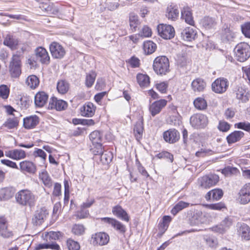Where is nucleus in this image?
<instances>
[{
  "label": "nucleus",
  "mask_w": 250,
  "mask_h": 250,
  "mask_svg": "<svg viewBox=\"0 0 250 250\" xmlns=\"http://www.w3.org/2000/svg\"><path fill=\"white\" fill-rule=\"evenodd\" d=\"M204 239L206 244L210 248H216L218 245L217 240L214 237H207Z\"/></svg>",
  "instance_id": "57"
},
{
  "label": "nucleus",
  "mask_w": 250,
  "mask_h": 250,
  "mask_svg": "<svg viewBox=\"0 0 250 250\" xmlns=\"http://www.w3.org/2000/svg\"><path fill=\"white\" fill-rule=\"evenodd\" d=\"M67 106V104L64 101L52 97L49 101L48 108L50 109H55L57 110L61 111L65 109Z\"/></svg>",
  "instance_id": "17"
},
{
  "label": "nucleus",
  "mask_w": 250,
  "mask_h": 250,
  "mask_svg": "<svg viewBox=\"0 0 250 250\" xmlns=\"http://www.w3.org/2000/svg\"><path fill=\"white\" fill-rule=\"evenodd\" d=\"M238 232L242 239L248 241L250 240V228L246 224H240Z\"/></svg>",
  "instance_id": "30"
},
{
  "label": "nucleus",
  "mask_w": 250,
  "mask_h": 250,
  "mask_svg": "<svg viewBox=\"0 0 250 250\" xmlns=\"http://www.w3.org/2000/svg\"><path fill=\"white\" fill-rule=\"evenodd\" d=\"M243 34L246 37L250 38V22L245 23L241 26Z\"/></svg>",
  "instance_id": "64"
},
{
  "label": "nucleus",
  "mask_w": 250,
  "mask_h": 250,
  "mask_svg": "<svg viewBox=\"0 0 250 250\" xmlns=\"http://www.w3.org/2000/svg\"><path fill=\"white\" fill-rule=\"evenodd\" d=\"M235 126L238 128L250 132V123L249 122H240L236 124Z\"/></svg>",
  "instance_id": "63"
},
{
  "label": "nucleus",
  "mask_w": 250,
  "mask_h": 250,
  "mask_svg": "<svg viewBox=\"0 0 250 250\" xmlns=\"http://www.w3.org/2000/svg\"><path fill=\"white\" fill-rule=\"evenodd\" d=\"M62 236V233L60 231H50L45 235L47 240H58Z\"/></svg>",
  "instance_id": "55"
},
{
  "label": "nucleus",
  "mask_w": 250,
  "mask_h": 250,
  "mask_svg": "<svg viewBox=\"0 0 250 250\" xmlns=\"http://www.w3.org/2000/svg\"><path fill=\"white\" fill-rule=\"evenodd\" d=\"M111 226L115 229L116 230L119 231L121 233H125L126 231L125 226L123 225L122 223L119 222L116 219H114L113 225Z\"/></svg>",
  "instance_id": "54"
},
{
  "label": "nucleus",
  "mask_w": 250,
  "mask_h": 250,
  "mask_svg": "<svg viewBox=\"0 0 250 250\" xmlns=\"http://www.w3.org/2000/svg\"><path fill=\"white\" fill-rule=\"evenodd\" d=\"M151 29L147 26L145 25L139 33V36L144 37H149L151 36Z\"/></svg>",
  "instance_id": "61"
},
{
  "label": "nucleus",
  "mask_w": 250,
  "mask_h": 250,
  "mask_svg": "<svg viewBox=\"0 0 250 250\" xmlns=\"http://www.w3.org/2000/svg\"><path fill=\"white\" fill-rule=\"evenodd\" d=\"M234 51L238 61L244 62L250 57V46L246 42L238 43Z\"/></svg>",
  "instance_id": "2"
},
{
  "label": "nucleus",
  "mask_w": 250,
  "mask_h": 250,
  "mask_svg": "<svg viewBox=\"0 0 250 250\" xmlns=\"http://www.w3.org/2000/svg\"><path fill=\"white\" fill-rule=\"evenodd\" d=\"M171 220V218L169 216H164L163 217L162 221L159 223V230L161 234H163L167 230L169 224Z\"/></svg>",
  "instance_id": "39"
},
{
  "label": "nucleus",
  "mask_w": 250,
  "mask_h": 250,
  "mask_svg": "<svg viewBox=\"0 0 250 250\" xmlns=\"http://www.w3.org/2000/svg\"><path fill=\"white\" fill-rule=\"evenodd\" d=\"M57 88L60 93L63 94L68 91L69 84L66 81L61 80L58 82Z\"/></svg>",
  "instance_id": "46"
},
{
  "label": "nucleus",
  "mask_w": 250,
  "mask_h": 250,
  "mask_svg": "<svg viewBox=\"0 0 250 250\" xmlns=\"http://www.w3.org/2000/svg\"><path fill=\"white\" fill-rule=\"evenodd\" d=\"M164 140L169 144H173L177 142L180 138V133L175 129L170 128L163 133Z\"/></svg>",
  "instance_id": "12"
},
{
  "label": "nucleus",
  "mask_w": 250,
  "mask_h": 250,
  "mask_svg": "<svg viewBox=\"0 0 250 250\" xmlns=\"http://www.w3.org/2000/svg\"><path fill=\"white\" fill-rule=\"evenodd\" d=\"M96 76L97 74L94 71H91L86 74L85 83L87 87H91L92 86L95 82Z\"/></svg>",
  "instance_id": "50"
},
{
  "label": "nucleus",
  "mask_w": 250,
  "mask_h": 250,
  "mask_svg": "<svg viewBox=\"0 0 250 250\" xmlns=\"http://www.w3.org/2000/svg\"><path fill=\"white\" fill-rule=\"evenodd\" d=\"M247 95L248 93L242 87H238L236 91V98L242 101V102L245 103L249 100V97Z\"/></svg>",
  "instance_id": "49"
},
{
  "label": "nucleus",
  "mask_w": 250,
  "mask_h": 250,
  "mask_svg": "<svg viewBox=\"0 0 250 250\" xmlns=\"http://www.w3.org/2000/svg\"><path fill=\"white\" fill-rule=\"evenodd\" d=\"M48 96L43 91L38 92L35 96L34 102L36 106L42 107L46 104Z\"/></svg>",
  "instance_id": "21"
},
{
  "label": "nucleus",
  "mask_w": 250,
  "mask_h": 250,
  "mask_svg": "<svg viewBox=\"0 0 250 250\" xmlns=\"http://www.w3.org/2000/svg\"><path fill=\"white\" fill-rule=\"evenodd\" d=\"M19 41L17 39L11 35H7L3 41V44L12 49H15L18 44Z\"/></svg>",
  "instance_id": "37"
},
{
  "label": "nucleus",
  "mask_w": 250,
  "mask_h": 250,
  "mask_svg": "<svg viewBox=\"0 0 250 250\" xmlns=\"http://www.w3.org/2000/svg\"><path fill=\"white\" fill-rule=\"evenodd\" d=\"M229 84V82L227 79L218 78L212 83V90L216 93H223L227 90Z\"/></svg>",
  "instance_id": "6"
},
{
  "label": "nucleus",
  "mask_w": 250,
  "mask_h": 250,
  "mask_svg": "<svg viewBox=\"0 0 250 250\" xmlns=\"http://www.w3.org/2000/svg\"><path fill=\"white\" fill-rule=\"evenodd\" d=\"M39 178L42 180L45 186L48 188L52 186V182L51 178L46 170H43L39 173Z\"/></svg>",
  "instance_id": "41"
},
{
  "label": "nucleus",
  "mask_w": 250,
  "mask_h": 250,
  "mask_svg": "<svg viewBox=\"0 0 250 250\" xmlns=\"http://www.w3.org/2000/svg\"><path fill=\"white\" fill-rule=\"evenodd\" d=\"M16 202L22 206H33L36 201L35 196L28 189H22L18 191L16 195Z\"/></svg>",
  "instance_id": "1"
},
{
  "label": "nucleus",
  "mask_w": 250,
  "mask_h": 250,
  "mask_svg": "<svg viewBox=\"0 0 250 250\" xmlns=\"http://www.w3.org/2000/svg\"><path fill=\"white\" fill-rule=\"evenodd\" d=\"M140 24L141 22L138 16L134 13H130L129 15V25L132 31H136Z\"/></svg>",
  "instance_id": "38"
},
{
  "label": "nucleus",
  "mask_w": 250,
  "mask_h": 250,
  "mask_svg": "<svg viewBox=\"0 0 250 250\" xmlns=\"http://www.w3.org/2000/svg\"><path fill=\"white\" fill-rule=\"evenodd\" d=\"M14 233L8 228V224L6 218L0 217V236L3 238H10L13 237Z\"/></svg>",
  "instance_id": "8"
},
{
  "label": "nucleus",
  "mask_w": 250,
  "mask_h": 250,
  "mask_svg": "<svg viewBox=\"0 0 250 250\" xmlns=\"http://www.w3.org/2000/svg\"><path fill=\"white\" fill-rule=\"evenodd\" d=\"M14 233L8 228V224L6 218L0 217V236L3 238H10L13 237Z\"/></svg>",
  "instance_id": "10"
},
{
  "label": "nucleus",
  "mask_w": 250,
  "mask_h": 250,
  "mask_svg": "<svg viewBox=\"0 0 250 250\" xmlns=\"http://www.w3.org/2000/svg\"><path fill=\"white\" fill-rule=\"evenodd\" d=\"M19 121L18 118L8 119L3 124L2 126H5L9 129L16 128L19 125Z\"/></svg>",
  "instance_id": "48"
},
{
  "label": "nucleus",
  "mask_w": 250,
  "mask_h": 250,
  "mask_svg": "<svg viewBox=\"0 0 250 250\" xmlns=\"http://www.w3.org/2000/svg\"><path fill=\"white\" fill-rule=\"evenodd\" d=\"M156 156L159 159H167L170 160L171 162H172L173 161V156L167 151H163L160 152L157 154Z\"/></svg>",
  "instance_id": "60"
},
{
  "label": "nucleus",
  "mask_w": 250,
  "mask_h": 250,
  "mask_svg": "<svg viewBox=\"0 0 250 250\" xmlns=\"http://www.w3.org/2000/svg\"><path fill=\"white\" fill-rule=\"evenodd\" d=\"M232 224V220L229 217H226L220 223L213 228L217 232L223 233L225 232Z\"/></svg>",
  "instance_id": "23"
},
{
  "label": "nucleus",
  "mask_w": 250,
  "mask_h": 250,
  "mask_svg": "<svg viewBox=\"0 0 250 250\" xmlns=\"http://www.w3.org/2000/svg\"><path fill=\"white\" fill-rule=\"evenodd\" d=\"M39 122V118L36 115L27 117L23 120V126L27 129L32 128L38 124Z\"/></svg>",
  "instance_id": "33"
},
{
  "label": "nucleus",
  "mask_w": 250,
  "mask_h": 250,
  "mask_svg": "<svg viewBox=\"0 0 250 250\" xmlns=\"http://www.w3.org/2000/svg\"><path fill=\"white\" fill-rule=\"evenodd\" d=\"M9 94V88L7 85L2 84L0 85V97L3 99L8 98Z\"/></svg>",
  "instance_id": "56"
},
{
  "label": "nucleus",
  "mask_w": 250,
  "mask_h": 250,
  "mask_svg": "<svg viewBox=\"0 0 250 250\" xmlns=\"http://www.w3.org/2000/svg\"><path fill=\"white\" fill-rule=\"evenodd\" d=\"M181 18L185 21L191 25H193L194 21L192 16V13L191 9L188 7H184L181 11Z\"/></svg>",
  "instance_id": "25"
},
{
  "label": "nucleus",
  "mask_w": 250,
  "mask_h": 250,
  "mask_svg": "<svg viewBox=\"0 0 250 250\" xmlns=\"http://www.w3.org/2000/svg\"><path fill=\"white\" fill-rule=\"evenodd\" d=\"M49 49L52 56L55 59H61L63 58L66 53L64 48L57 42L51 43Z\"/></svg>",
  "instance_id": "7"
},
{
  "label": "nucleus",
  "mask_w": 250,
  "mask_h": 250,
  "mask_svg": "<svg viewBox=\"0 0 250 250\" xmlns=\"http://www.w3.org/2000/svg\"><path fill=\"white\" fill-rule=\"evenodd\" d=\"M39 7L48 14H54L55 11V9L53 7L52 3L50 2L49 0L42 2L40 4Z\"/></svg>",
  "instance_id": "45"
},
{
  "label": "nucleus",
  "mask_w": 250,
  "mask_h": 250,
  "mask_svg": "<svg viewBox=\"0 0 250 250\" xmlns=\"http://www.w3.org/2000/svg\"><path fill=\"white\" fill-rule=\"evenodd\" d=\"M91 239L94 245L104 246L106 245L109 241V235L105 232H98L92 235Z\"/></svg>",
  "instance_id": "13"
},
{
  "label": "nucleus",
  "mask_w": 250,
  "mask_h": 250,
  "mask_svg": "<svg viewBox=\"0 0 250 250\" xmlns=\"http://www.w3.org/2000/svg\"><path fill=\"white\" fill-rule=\"evenodd\" d=\"M103 136L102 132L95 130L90 134L89 138L94 145L95 144H102Z\"/></svg>",
  "instance_id": "40"
},
{
  "label": "nucleus",
  "mask_w": 250,
  "mask_h": 250,
  "mask_svg": "<svg viewBox=\"0 0 250 250\" xmlns=\"http://www.w3.org/2000/svg\"><path fill=\"white\" fill-rule=\"evenodd\" d=\"M50 249L52 250H59L60 246L56 243L38 244L35 247V250Z\"/></svg>",
  "instance_id": "47"
},
{
  "label": "nucleus",
  "mask_w": 250,
  "mask_h": 250,
  "mask_svg": "<svg viewBox=\"0 0 250 250\" xmlns=\"http://www.w3.org/2000/svg\"><path fill=\"white\" fill-rule=\"evenodd\" d=\"M5 155L15 160L23 159L26 156L25 151L21 149H14L6 151L5 152Z\"/></svg>",
  "instance_id": "18"
},
{
  "label": "nucleus",
  "mask_w": 250,
  "mask_h": 250,
  "mask_svg": "<svg viewBox=\"0 0 250 250\" xmlns=\"http://www.w3.org/2000/svg\"><path fill=\"white\" fill-rule=\"evenodd\" d=\"M235 37V34L228 25H225L221 33V40L223 42H229L233 41Z\"/></svg>",
  "instance_id": "29"
},
{
  "label": "nucleus",
  "mask_w": 250,
  "mask_h": 250,
  "mask_svg": "<svg viewBox=\"0 0 250 250\" xmlns=\"http://www.w3.org/2000/svg\"><path fill=\"white\" fill-rule=\"evenodd\" d=\"M96 107L91 102L86 103L81 107V113L83 116L91 117L95 112Z\"/></svg>",
  "instance_id": "20"
},
{
  "label": "nucleus",
  "mask_w": 250,
  "mask_h": 250,
  "mask_svg": "<svg viewBox=\"0 0 250 250\" xmlns=\"http://www.w3.org/2000/svg\"><path fill=\"white\" fill-rule=\"evenodd\" d=\"M25 83L29 88L34 89L39 85L40 81L36 76L32 75L27 78Z\"/></svg>",
  "instance_id": "42"
},
{
  "label": "nucleus",
  "mask_w": 250,
  "mask_h": 250,
  "mask_svg": "<svg viewBox=\"0 0 250 250\" xmlns=\"http://www.w3.org/2000/svg\"><path fill=\"white\" fill-rule=\"evenodd\" d=\"M181 38L187 42L194 40L197 37V32L195 29L191 27H187L181 31Z\"/></svg>",
  "instance_id": "14"
},
{
  "label": "nucleus",
  "mask_w": 250,
  "mask_h": 250,
  "mask_svg": "<svg viewBox=\"0 0 250 250\" xmlns=\"http://www.w3.org/2000/svg\"><path fill=\"white\" fill-rule=\"evenodd\" d=\"M166 16L168 20L175 21L179 16V10L177 6L170 5L167 7Z\"/></svg>",
  "instance_id": "28"
},
{
  "label": "nucleus",
  "mask_w": 250,
  "mask_h": 250,
  "mask_svg": "<svg viewBox=\"0 0 250 250\" xmlns=\"http://www.w3.org/2000/svg\"><path fill=\"white\" fill-rule=\"evenodd\" d=\"M16 190L13 187H5L0 189V201L11 199L15 194Z\"/></svg>",
  "instance_id": "24"
},
{
  "label": "nucleus",
  "mask_w": 250,
  "mask_h": 250,
  "mask_svg": "<svg viewBox=\"0 0 250 250\" xmlns=\"http://www.w3.org/2000/svg\"><path fill=\"white\" fill-rule=\"evenodd\" d=\"M35 62H46L50 60V57L46 49L42 47H39L35 50Z\"/></svg>",
  "instance_id": "15"
},
{
  "label": "nucleus",
  "mask_w": 250,
  "mask_h": 250,
  "mask_svg": "<svg viewBox=\"0 0 250 250\" xmlns=\"http://www.w3.org/2000/svg\"><path fill=\"white\" fill-rule=\"evenodd\" d=\"M223 195V192L221 189L215 188L208 191L205 196L207 200L212 199L213 200L218 201L220 200Z\"/></svg>",
  "instance_id": "31"
},
{
  "label": "nucleus",
  "mask_w": 250,
  "mask_h": 250,
  "mask_svg": "<svg viewBox=\"0 0 250 250\" xmlns=\"http://www.w3.org/2000/svg\"><path fill=\"white\" fill-rule=\"evenodd\" d=\"M190 123L195 128H204L208 124V118L202 114H194L190 118Z\"/></svg>",
  "instance_id": "4"
},
{
  "label": "nucleus",
  "mask_w": 250,
  "mask_h": 250,
  "mask_svg": "<svg viewBox=\"0 0 250 250\" xmlns=\"http://www.w3.org/2000/svg\"><path fill=\"white\" fill-rule=\"evenodd\" d=\"M9 71L12 78H18L21 73V66L20 63H10Z\"/></svg>",
  "instance_id": "36"
},
{
  "label": "nucleus",
  "mask_w": 250,
  "mask_h": 250,
  "mask_svg": "<svg viewBox=\"0 0 250 250\" xmlns=\"http://www.w3.org/2000/svg\"><path fill=\"white\" fill-rule=\"evenodd\" d=\"M239 202L241 204H246L250 202V183L245 184L239 192Z\"/></svg>",
  "instance_id": "11"
},
{
  "label": "nucleus",
  "mask_w": 250,
  "mask_h": 250,
  "mask_svg": "<svg viewBox=\"0 0 250 250\" xmlns=\"http://www.w3.org/2000/svg\"><path fill=\"white\" fill-rule=\"evenodd\" d=\"M189 204L183 201H180L177 203L171 210L172 214L175 215L179 211L189 206Z\"/></svg>",
  "instance_id": "51"
},
{
  "label": "nucleus",
  "mask_w": 250,
  "mask_h": 250,
  "mask_svg": "<svg viewBox=\"0 0 250 250\" xmlns=\"http://www.w3.org/2000/svg\"><path fill=\"white\" fill-rule=\"evenodd\" d=\"M143 129V123L141 122L136 123L134 126V132L137 139H140L142 137Z\"/></svg>",
  "instance_id": "53"
},
{
  "label": "nucleus",
  "mask_w": 250,
  "mask_h": 250,
  "mask_svg": "<svg viewBox=\"0 0 250 250\" xmlns=\"http://www.w3.org/2000/svg\"><path fill=\"white\" fill-rule=\"evenodd\" d=\"M153 69L157 74H166L169 71V63H153Z\"/></svg>",
  "instance_id": "35"
},
{
  "label": "nucleus",
  "mask_w": 250,
  "mask_h": 250,
  "mask_svg": "<svg viewBox=\"0 0 250 250\" xmlns=\"http://www.w3.org/2000/svg\"><path fill=\"white\" fill-rule=\"evenodd\" d=\"M66 243L69 250H79L80 249L79 244L72 239L68 240Z\"/></svg>",
  "instance_id": "58"
},
{
  "label": "nucleus",
  "mask_w": 250,
  "mask_h": 250,
  "mask_svg": "<svg viewBox=\"0 0 250 250\" xmlns=\"http://www.w3.org/2000/svg\"><path fill=\"white\" fill-rule=\"evenodd\" d=\"M20 169L21 171H26L30 174H34L37 169L35 165L29 161H23L20 163Z\"/></svg>",
  "instance_id": "26"
},
{
  "label": "nucleus",
  "mask_w": 250,
  "mask_h": 250,
  "mask_svg": "<svg viewBox=\"0 0 250 250\" xmlns=\"http://www.w3.org/2000/svg\"><path fill=\"white\" fill-rule=\"evenodd\" d=\"M159 35L166 40L171 39L175 36L174 28L170 25L160 24L157 26Z\"/></svg>",
  "instance_id": "5"
},
{
  "label": "nucleus",
  "mask_w": 250,
  "mask_h": 250,
  "mask_svg": "<svg viewBox=\"0 0 250 250\" xmlns=\"http://www.w3.org/2000/svg\"><path fill=\"white\" fill-rule=\"evenodd\" d=\"M156 44L152 41H147L144 42L143 49L146 54L153 53L156 50Z\"/></svg>",
  "instance_id": "43"
},
{
  "label": "nucleus",
  "mask_w": 250,
  "mask_h": 250,
  "mask_svg": "<svg viewBox=\"0 0 250 250\" xmlns=\"http://www.w3.org/2000/svg\"><path fill=\"white\" fill-rule=\"evenodd\" d=\"M112 156L110 152L103 153L101 155V161L104 164H108L112 161Z\"/></svg>",
  "instance_id": "59"
},
{
  "label": "nucleus",
  "mask_w": 250,
  "mask_h": 250,
  "mask_svg": "<svg viewBox=\"0 0 250 250\" xmlns=\"http://www.w3.org/2000/svg\"><path fill=\"white\" fill-rule=\"evenodd\" d=\"M191 88L195 92H201L204 90L206 87V83L202 78H197L191 83Z\"/></svg>",
  "instance_id": "27"
},
{
  "label": "nucleus",
  "mask_w": 250,
  "mask_h": 250,
  "mask_svg": "<svg viewBox=\"0 0 250 250\" xmlns=\"http://www.w3.org/2000/svg\"><path fill=\"white\" fill-rule=\"evenodd\" d=\"M201 24L207 29L214 28L217 24V21L215 18L207 16L201 21Z\"/></svg>",
  "instance_id": "32"
},
{
  "label": "nucleus",
  "mask_w": 250,
  "mask_h": 250,
  "mask_svg": "<svg viewBox=\"0 0 250 250\" xmlns=\"http://www.w3.org/2000/svg\"><path fill=\"white\" fill-rule=\"evenodd\" d=\"M48 214L47 210L44 208H41L37 210L32 218V222L36 226L41 225L44 221V219L46 218Z\"/></svg>",
  "instance_id": "19"
},
{
  "label": "nucleus",
  "mask_w": 250,
  "mask_h": 250,
  "mask_svg": "<svg viewBox=\"0 0 250 250\" xmlns=\"http://www.w3.org/2000/svg\"><path fill=\"white\" fill-rule=\"evenodd\" d=\"M167 104V101L161 99L153 102L150 105L149 110L152 116L159 114Z\"/></svg>",
  "instance_id": "16"
},
{
  "label": "nucleus",
  "mask_w": 250,
  "mask_h": 250,
  "mask_svg": "<svg viewBox=\"0 0 250 250\" xmlns=\"http://www.w3.org/2000/svg\"><path fill=\"white\" fill-rule=\"evenodd\" d=\"M244 135V132L241 131H234L227 136V142L229 144L236 143L240 140Z\"/></svg>",
  "instance_id": "34"
},
{
  "label": "nucleus",
  "mask_w": 250,
  "mask_h": 250,
  "mask_svg": "<svg viewBox=\"0 0 250 250\" xmlns=\"http://www.w3.org/2000/svg\"><path fill=\"white\" fill-rule=\"evenodd\" d=\"M112 213L118 218L126 222L129 221V217L127 212L120 205L113 207L112 208Z\"/></svg>",
  "instance_id": "22"
},
{
  "label": "nucleus",
  "mask_w": 250,
  "mask_h": 250,
  "mask_svg": "<svg viewBox=\"0 0 250 250\" xmlns=\"http://www.w3.org/2000/svg\"><path fill=\"white\" fill-rule=\"evenodd\" d=\"M14 233L8 228V224L6 218L0 217V236L3 238H10L13 237Z\"/></svg>",
  "instance_id": "9"
},
{
  "label": "nucleus",
  "mask_w": 250,
  "mask_h": 250,
  "mask_svg": "<svg viewBox=\"0 0 250 250\" xmlns=\"http://www.w3.org/2000/svg\"><path fill=\"white\" fill-rule=\"evenodd\" d=\"M136 78L138 84L141 87H147L149 84V77L147 75L138 74Z\"/></svg>",
  "instance_id": "44"
},
{
  "label": "nucleus",
  "mask_w": 250,
  "mask_h": 250,
  "mask_svg": "<svg viewBox=\"0 0 250 250\" xmlns=\"http://www.w3.org/2000/svg\"><path fill=\"white\" fill-rule=\"evenodd\" d=\"M85 229L83 225L76 224L72 228V232L76 235H82L84 232Z\"/></svg>",
  "instance_id": "62"
},
{
  "label": "nucleus",
  "mask_w": 250,
  "mask_h": 250,
  "mask_svg": "<svg viewBox=\"0 0 250 250\" xmlns=\"http://www.w3.org/2000/svg\"><path fill=\"white\" fill-rule=\"evenodd\" d=\"M196 108L199 110L205 109L207 107V103L206 100L201 97L197 98L193 102Z\"/></svg>",
  "instance_id": "52"
},
{
  "label": "nucleus",
  "mask_w": 250,
  "mask_h": 250,
  "mask_svg": "<svg viewBox=\"0 0 250 250\" xmlns=\"http://www.w3.org/2000/svg\"><path fill=\"white\" fill-rule=\"evenodd\" d=\"M219 181V177L216 174H208L198 179L199 186L203 189H208L215 186Z\"/></svg>",
  "instance_id": "3"
}]
</instances>
